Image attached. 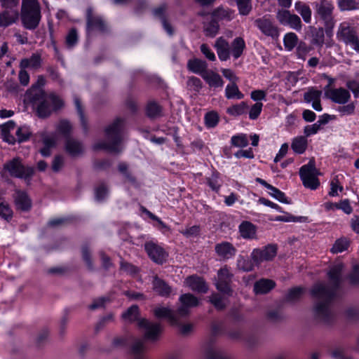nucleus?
<instances>
[{"label": "nucleus", "instance_id": "603ef678", "mask_svg": "<svg viewBox=\"0 0 359 359\" xmlns=\"http://www.w3.org/2000/svg\"><path fill=\"white\" fill-rule=\"evenodd\" d=\"M297 42L298 38L295 33L290 32L284 36L283 43L285 49L289 51L292 50L297 45Z\"/></svg>", "mask_w": 359, "mask_h": 359}, {"label": "nucleus", "instance_id": "4468645a", "mask_svg": "<svg viewBox=\"0 0 359 359\" xmlns=\"http://www.w3.org/2000/svg\"><path fill=\"white\" fill-rule=\"evenodd\" d=\"M315 9L316 14L323 23L334 22L333 16V4L328 0H319L315 3Z\"/></svg>", "mask_w": 359, "mask_h": 359}, {"label": "nucleus", "instance_id": "9d476101", "mask_svg": "<svg viewBox=\"0 0 359 359\" xmlns=\"http://www.w3.org/2000/svg\"><path fill=\"white\" fill-rule=\"evenodd\" d=\"M278 247L275 244H269L262 248H255L251 254L252 258L256 266L262 262L271 261L277 255Z\"/></svg>", "mask_w": 359, "mask_h": 359}, {"label": "nucleus", "instance_id": "7c9ffc66", "mask_svg": "<svg viewBox=\"0 0 359 359\" xmlns=\"http://www.w3.org/2000/svg\"><path fill=\"white\" fill-rule=\"evenodd\" d=\"M256 266L253 259H249L247 256L239 255L236 260V268L238 271L242 272H250L254 270Z\"/></svg>", "mask_w": 359, "mask_h": 359}, {"label": "nucleus", "instance_id": "de8ad7c7", "mask_svg": "<svg viewBox=\"0 0 359 359\" xmlns=\"http://www.w3.org/2000/svg\"><path fill=\"white\" fill-rule=\"evenodd\" d=\"M225 95L227 99L237 98L241 100L244 97V95L239 90L236 83L227 85L225 90Z\"/></svg>", "mask_w": 359, "mask_h": 359}, {"label": "nucleus", "instance_id": "13d9d810", "mask_svg": "<svg viewBox=\"0 0 359 359\" xmlns=\"http://www.w3.org/2000/svg\"><path fill=\"white\" fill-rule=\"evenodd\" d=\"M240 15H248L252 11L251 0H235Z\"/></svg>", "mask_w": 359, "mask_h": 359}, {"label": "nucleus", "instance_id": "412c9836", "mask_svg": "<svg viewBox=\"0 0 359 359\" xmlns=\"http://www.w3.org/2000/svg\"><path fill=\"white\" fill-rule=\"evenodd\" d=\"M299 173L301 180H318L321 176V172L316 168L314 160H310L307 164L302 165Z\"/></svg>", "mask_w": 359, "mask_h": 359}, {"label": "nucleus", "instance_id": "e433bc0d", "mask_svg": "<svg viewBox=\"0 0 359 359\" xmlns=\"http://www.w3.org/2000/svg\"><path fill=\"white\" fill-rule=\"evenodd\" d=\"M109 196V189L105 183H100L94 188V198L95 201L102 203Z\"/></svg>", "mask_w": 359, "mask_h": 359}, {"label": "nucleus", "instance_id": "bf43d9fd", "mask_svg": "<svg viewBox=\"0 0 359 359\" xmlns=\"http://www.w3.org/2000/svg\"><path fill=\"white\" fill-rule=\"evenodd\" d=\"M338 6L341 11L357 9L359 2L356 0H338Z\"/></svg>", "mask_w": 359, "mask_h": 359}, {"label": "nucleus", "instance_id": "864d4df0", "mask_svg": "<svg viewBox=\"0 0 359 359\" xmlns=\"http://www.w3.org/2000/svg\"><path fill=\"white\" fill-rule=\"evenodd\" d=\"M349 246V241L346 238L337 239L331 248V252L337 254L346 250Z\"/></svg>", "mask_w": 359, "mask_h": 359}, {"label": "nucleus", "instance_id": "0e129e2a", "mask_svg": "<svg viewBox=\"0 0 359 359\" xmlns=\"http://www.w3.org/2000/svg\"><path fill=\"white\" fill-rule=\"evenodd\" d=\"M57 131L65 137H69L72 130V125L67 120H62L57 126Z\"/></svg>", "mask_w": 359, "mask_h": 359}, {"label": "nucleus", "instance_id": "b1692460", "mask_svg": "<svg viewBox=\"0 0 359 359\" xmlns=\"http://www.w3.org/2000/svg\"><path fill=\"white\" fill-rule=\"evenodd\" d=\"M46 82V81L44 76H38L36 81L33 83L31 88L27 91L28 98L34 97V98L36 100L38 97L43 95V94H46V93L45 90L42 89V88L45 86Z\"/></svg>", "mask_w": 359, "mask_h": 359}, {"label": "nucleus", "instance_id": "1a4fd4ad", "mask_svg": "<svg viewBox=\"0 0 359 359\" xmlns=\"http://www.w3.org/2000/svg\"><path fill=\"white\" fill-rule=\"evenodd\" d=\"M233 278V274L230 271L229 267L226 265L222 267L217 271L216 288L222 293L231 296L233 292L231 287Z\"/></svg>", "mask_w": 359, "mask_h": 359}, {"label": "nucleus", "instance_id": "c756f323", "mask_svg": "<svg viewBox=\"0 0 359 359\" xmlns=\"http://www.w3.org/2000/svg\"><path fill=\"white\" fill-rule=\"evenodd\" d=\"M233 11L231 9L219 6L212 12L211 18L219 23V21L222 20L231 21L233 19Z\"/></svg>", "mask_w": 359, "mask_h": 359}, {"label": "nucleus", "instance_id": "2f4dec72", "mask_svg": "<svg viewBox=\"0 0 359 359\" xmlns=\"http://www.w3.org/2000/svg\"><path fill=\"white\" fill-rule=\"evenodd\" d=\"M163 107L156 101H149L145 108L146 116L150 119H155L162 116Z\"/></svg>", "mask_w": 359, "mask_h": 359}, {"label": "nucleus", "instance_id": "2eb2a0df", "mask_svg": "<svg viewBox=\"0 0 359 359\" xmlns=\"http://www.w3.org/2000/svg\"><path fill=\"white\" fill-rule=\"evenodd\" d=\"M154 314L158 319H166L172 325H178L180 323L181 318L177 314V310L175 311L165 306H158L154 309Z\"/></svg>", "mask_w": 359, "mask_h": 359}, {"label": "nucleus", "instance_id": "338daca9", "mask_svg": "<svg viewBox=\"0 0 359 359\" xmlns=\"http://www.w3.org/2000/svg\"><path fill=\"white\" fill-rule=\"evenodd\" d=\"M210 302L217 310H223L226 307L224 299L219 294H213L210 297Z\"/></svg>", "mask_w": 359, "mask_h": 359}, {"label": "nucleus", "instance_id": "09e8293b", "mask_svg": "<svg viewBox=\"0 0 359 359\" xmlns=\"http://www.w3.org/2000/svg\"><path fill=\"white\" fill-rule=\"evenodd\" d=\"M205 125L208 128H212L217 126L219 121V116L217 112L211 111L207 112L204 117Z\"/></svg>", "mask_w": 359, "mask_h": 359}, {"label": "nucleus", "instance_id": "4c0bfd02", "mask_svg": "<svg viewBox=\"0 0 359 359\" xmlns=\"http://www.w3.org/2000/svg\"><path fill=\"white\" fill-rule=\"evenodd\" d=\"M308 141L305 136H298L292 140L291 148L295 154H302L305 152Z\"/></svg>", "mask_w": 359, "mask_h": 359}, {"label": "nucleus", "instance_id": "f3484780", "mask_svg": "<svg viewBox=\"0 0 359 359\" xmlns=\"http://www.w3.org/2000/svg\"><path fill=\"white\" fill-rule=\"evenodd\" d=\"M324 94L327 98L339 104H345L348 103L351 98L349 91L341 87L339 88H334L329 93Z\"/></svg>", "mask_w": 359, "mask_h": 359}, {"label": "nucleus", "instance_id": "bb28decb", "mask_svg": "<svg viewBox=\"0 0 359 359\" xmlns=\"http://www.w3.org/2000/svg\"><path fill=\"white\" fill-rule=\"evenodd\" d=\"M241 236L244 239L252 240L256 238L257 226L252 222L243 221L238 226Z\"/></svg>", "mask_w": 359, "mask_h": 359}, {"label": "nucleus", "instance_id": "5701e85b", "mask_svg": "<svg viewBox=\"0 0 359 359\" xmlns=\"http://www.w3.org/2000/svg\"><path fill=\"white\" fill-rule=\"evenodd\" d=\"M187 285L195 292L206 293L208 287L203 278L197 276H191L186 279Z\"/></svg>", "mask_w": 359, "mask_h": 359}, {"label": "nucleus", "instance_id": "774afa93", "mask_svg": "<svg viewBox=\"0 0 359 359\" xmlns=\"http://www.w3.org/2000/svg\"><path fill=\"white\" fill-rule=\"evenodd\" d=\"M78 42V34L75 28H72L66 36V44L68 47H74Z\"/></svg>", "mask_w": 359, "mask_h": 359}, {"label": "nucleus", "instance_id": "49530a36", "mask_svg": "<svg viewBox=\"0 0 359 359\" xmlns=\"http://www.w3.org/2000/svg\"><path fill=\"white\" fill-rule=\"evenodd\" d=\"M74 104L76 107V111L79 116L81 125L84 132L86 133L88 132V121H87V119L84 114V110L81 105V102L80 99L77 97H74Z\"/></svg>", "mask_w": 359, "mask_h": 359}, {"label": "nucleus", "instance_id": "3c124183", "mask_svg": "<svg viewBox=\"0 0 359 359\" xmlns=\"http://www.w3.org/2000/svg\"><path fill=\"white\" fill-rule=\"evenodd\" d=\"M244 341L247 345L251 348L260 344L262 339L260 335L256 332H250L245 333Z\"/></svg>", "mask_w": 359, "mask_h": 359}, {"label": "nucleus", "instance_id": "423d86ee", "mask_svg": "<svg viewBox=\"0 0 359 359\" xmlns=\"http://www.w3.org/2000/svg\"><path fill=\"white\" fill-rule=\"evenodd\" d=\"M4 170L8 172L11 177L24 180L31 178L35 172L33 166L25 165L19 157L6 162L4 165Z\"/></svg>", "mask_w": 359, "mask_h": 359}, {"label": "nucleus", "instance_id": "680f3d73", "mask_svg": "<svg viewBox=\"0 0 359 359\" xmlns=\"http://www.w3.org/2000/svg\"><path fill=\"white\" fill-rule=\"evenodd\" d=\"M321 90L311 88H309V90L304 94V100L306 102L310 103L311 102L319 100L321 97Z\"/></svg>", "mask_w": 359, "mask_h": 359}, {"label": "nucleus", "instance_id": "a878e982", "mask_svg": "<svg viewBox=\"0 0 359 359\" xmlns=\"http://www.w3.org/2000/svg\"><path fill=\"white\" fill-rule=\"evenodd\" d=\"M187 69L190 72L200 74L202 76V74H206L207 73L208 63L206 61L198 58L190 59L187 62Z\"/></svg>", "mask_w": 359, "mask_h": 359}, {"label": "nucleus", "instance_id": "c9c22d12", "mask_svg": "<svg viewBox=\"0 0 359 359\" xmlns=\"http://www.w3.org/2000/svg\"><path fill=\"white\" fill-rule=\"evenodd\" d=\"M212 340L205 347L206 359H230L222 351L214 348Z\"/></svg>", "mask_w": 359, "mask_h": 359}, {"label": "nucleus", "instance_id": "a18cd8bd", "mask_svg": "<svg viewBox=\"0 0 359 359\" xmlns=\"http://www.w3.org/2000/svg\"><path fill=\"white\" fill-rule=\"evenodd\" d=\"M219 30V23L212 18L210 21L205 23L203 27V32L206 36L213 38L215 37Z\"/></svg>", "mask_w": 359, "mask_h": 359}, {"label": "nucleus", "instance_id": "dca6fc26", "mask_svg": "<svg viewBox=\"0 0 359 359\" xmlns=\"http://www.w3.org/2000/svg\"><path fill=\"white\" fill-rule=\"evenodd\" d=\"M357 37L355 30L348 23L340 24L337 32V38L339 41H343L346 45H351Z\"/></svg>", "mask_w": 359, "mask_h": 359}, {"label": "nucleus", "instance_id": "473e14b6", "mask_svg": "<svg viewBox=\"0 0 359 359\" xmlns=\"http://www.w3.org/2000/svg\"><path fill=\"white\" fill-rule=\"evenodd\" d=\"M276 285L272 280L260 279L254 285V291L256 294H266L271 291Z\"/></svg>", "mask_w": 359, "mask_h": 359}, {"label": "nucleus", "instance_id": "f704fd0d", "mask_svg": "<svg viewBox=\"0 0 359 359\" xmlns=\"http://www.w3.org/2000/svg\"><path fill=\"white\" fill-rule=\"evenodd\" d=\"M43 147L39 150L43 157H48L51 154V149L54 148L56 142L54 138L47 136L45 133L41 134Z\"/></svg>", "mask_w": 359, "mask_h": 359}, {"label": "nucleus", "instance_id": "cd10ccee", "mask_svg": "<svg viewBox=\"0 0 359 359\" xmlns=\"http://www.w3.org/2000/svg\"><path fill=\"white\" fill-rule=\"evenodd\" d=\"M66 151L72 156H78L83 152V144L80 141L68 137L65 142Z\"/></svg>", "mask_w": 359, "mask_h": 359}, {"label": "nucleus", "instance_id": "20e7f679", "mask_svg": "<svg viewBox=\"0 0 359 359\" xmlns=\"http://www.w3.org/2000/svg\"><path fill=\"white\" fill-rule=\"evenodd\" d=\"M35 109L36 114L40 118L49 117L53 111H57L64 107L63 100L55 93L43 94L38 99L29 97Z\"/></svg>", "mask_w": 359, "mask_h": 359}, {"label": "nucleus", "instance_id": "aec40b11", "mask_svg": "<svg viewBox=\"0 0 359 359\" xmlns=\"http://www.w3.org/2000/svg\"><path fill=\"white\" fill-rule=\"evenodd\" d=\"M14 203L18 210L26 212L32 207V201L27 194L21 190H15L13 194Z\"/></svg>", "mask_w": 359, "mask_h": 359}, {"label": "nucleus", "instance_id": "69168bd1", "mask_svg": "<svg viewBox=\"0 0 359 359\" xmlns=\"http://www.w3.org/2000/svg\"><path fill=\"white\" fill-rule=\"evenodd\" d=\"M337 110L341 116L352 115L355 113V104L354 102L348 103L346 105L343 104L339 106Z\"/></svg>", "mask_w": 359, "mask_h": 359}, {"label": "nucleus", "instance_id": "f8f14e48", "mask_svg": "<svg viewBox=\"0 0 359 359\" xmlns=\"http://www.w3.org/2000/svg\"><path fill=\"white\" fill-rule=\"evenodd\" d=\"M144 250L149 257L155 263L162 264L165 262L168 254L164 248L153 241L144 243Z\"/></svg>", "mask_w": 359, "mask_h": 359}, {"label": "nucleus", "instance_id": "6e6552de", "mask_svg": "<svg viewBox=\"0 0 359 359\" xmlns=\"http://www.w3.org/2000/svg\"><path fill=\"white\" fill-rule=\"evenodd\" d=\"M254 25L266 36L277 39L279 36V28L275 25L269 15L255 20Z\"/></svg>", "mask_w": 359, "mask_h": 359}, {"label": "nucleus", "instance_id": "ea45409f", "mask_svg": "<svg viewBox=\"0 0 359 359\" xmlns=\"http://www.w3.org/2000/svg\"><path fill=\"white\" fill-rule=\"evenodd\" d=\"M202 78L211 87H222L224 84V81L219 74L214 72H211L209 74L206 73V74H202Z\"/></svg>", "mask_w": 359, "mask_h": 359}, {"label": "nucleus", "instance_id": "a211bd4d", "mask_svg": "<svg viewBox=\"0 0 359 359\" xmlns=\"http://www.w3.org/2000/svg\"><path fill=\"white\" fill-rule=\"evenodd\" d=\"M215 250L217 255L224 260H228L235 257L237 250L229 242L223 241L217 243L215 246Z\"/></svg>", "mask_w": 359, "mask_h": 359}, {"label": "nucleus", "instance_id": "6ab92c4d", "mask_svg": "<svg viewBox=\"0 0 359 359\" xmlns=\"http://www.w3.org/2000/svg\"><path fill=\"white\" fill-rule=\"evenodd\" d=\"M144 351V342L142 339H133L130 348V354L134 359H146L143 355ZM168 359H181L178 353H173L168 356Z\"/></svg>", "mask_w": 359, "mask_h": 359}, {"label": "nucleus", "instance_id": "0eeeda50", "mask_svg": "<svg viewBox=\"0 0 359 359\" xmlns=\"http://www.w3.org/2000/svg\"><path fill=\"white\" fill-rule=\"evenodd\" d=\"M86 31L88 36H90L93 32H97L104 34L109 32V27L104 18L98 15L93 13V8L91 6L88 7L86 11Z\"/></svg>", "mask_w": 359, "mask_h": 359}, {"label": "nucleus", "instance_id": "f03ea898", "mask_svg": "<svg viewBox=\"0 0 359 359\" xmlns=\"http://www.w3.org/2000/svg\"><path fill=\"white\" fill-rule=\"evenodd\" d=\"M126 120L123 118L118 117L108 125L104 130L108 142L101 141L93 146L95 151L100 149L107 150L111 153H120L121 149L119 147L123 136Z\"/></svg>", "mask_w": 359, "mask_h": 359}, {"label": "nucleus", "instance_id": "8fccbe9b", "mask_svg": "<svg viewBox=\"0 0 359 359\" xmlns=\"http://www.w3.org/2000/svg\"><path fill=\"white\" fill-rule=\"evenodd\" d=\"M249 141L246 134L240 133L231 138V144L235 147L243 148L248 145Z\"/></svg>", "mask_w": 359, "mask_h": 359}, {"label": "nucleus", "instance_id": "58836bf2", "mask_svg": "<svg viewBox=\"0 0 359 359\" xmlns=\"http://www.w3.org/2000/svg\"><path fill=\"white\" fill-rule=\"evenodd\" d=\"M295 10L301 15L303 20L306 23H310L311 21V10L310 7L302 1H297L294 4Z\"/></svg>", "mask_w": 359, "mask_h": 359}, {"label": "nucleus", "instance_id": "5fc2aeb1", "mask_svg": "<svg viewBox=\"0 0 359 359\" xmlns=\"http://www.w3.org/2000/svg\"><path fill=\"white\" fill-rule=\"evenodd\" d=\"M15 135L19 143L27 141L32 135V132L28 126H23L18 128Z\"/></svg>", "mask_w": 359, "mask_h": 359}, {"label": "nucleus", "instance_id": "39448f33", "mask_svg": "<svg viewBox=\"0 0 359 359\" xmlns=\"http://www.w3.org/2000/svg\"><path fill=\"white\" fill-rule=\"evenodd\" d=\"M41 18V8L37 0H22L21 21L23 27L29 30L36 29Z\"/></svg>", "mask_w": 359, "mask_h": 359}, {"label": "nucleus", "instance_id": "37998d69", "mask_svg": "<svg viewBox=\"0 0 359 359\" xmlns=\"http://www.w3.org/2000/svg\"><path fill=\"white\" fill-rule=\"evenodd\" d=\"M304 292V288L302 287H294L290 289L285 294V300L287 302L294 303L299 301Z\"/></svg>", "mask_w": 359, "mask_h": 359}, {"label": "nucleus", "instance_id": "f257e3e1", "mask_svg": "<svg viewBox=\"0 0 359 359\" xmlns=\"http://www.w3.org/2000/svg\"><path fill=\"white\" fill-rule=\"evenodd\" d=\"M343 269L342 264L333 266L327 272L332 285L319 282L313 285L310 292L311 296L317 299L313 308L316 317L326 323H330L333 318L331 304L340 288Z\"/></svg>", "mask_w": 359, "mask_h": 359}, {"label": "nucleus", "instance_id": "c03bdc74", "mask_svg": "<svg viewBox=\"0 0 359 359\" xmlns=\"http://www.w3.org/2000/svg\"><path fill=\"white\" fill-rule=\"evenodd\" d=\"M283 215H278L276 216L273 219H272L273 221L276 222H306L308 220V218L304 216H299L296 217L294 216L288 212H283Z\"/></svg>", "mask_w": 359, "mask_h": 359}, {"label": "nucleus", "instance_id": "4be33fe9", "mask_svg": "<svg viewBox=\"0 0 359 359\" xmlns=\"http://www.w3.org/2000/svg\"><path fill=\"white\" fill-rule=\"evenodd\" d=\"M18 18L19 11L18 8L5 9L0 13V27H7L15 23Z\"/></svg>", "mask_w": 359, "mask_h": 359}, {"label": "nucleus", "instance_id": "4d7b16f0", "mask_svg": "<svg viewBox=\"0 0 359 359\" xmlns=\"http://www.w3.org/2000/svg\"><path fill=\"white\" fill-rule=\"evenodd\" d=\"M187 86L189 90L199 93L203 88V83L199 78L191 76L187 79Z\"/></svg>", "mask_w": 359, "mask_h": 359}, {"label": "nucleus", "instance_id": "79ce46f5", "mask_svg": "<svg viewBox=\"0 0 359 359\" xmlns=\"http://www.w3.org/2000/svg\"><path fill=\"white\" fill-rule=\"evenodd\" d=\"M231 46L232 55L235 59H238L243 54L245 48V43L243 38L236 37L232 41Z\"/></svg>", "mask_w": 359, "mask_h": 359}, {"label": "nucleus", "instance_id": "ddd939ff", "mask_svg": "<svg viewBox=\"0 0 359 359\" xmlns=\"http://www.w3.org/2000/svg\"><path fill=\"white\" fill-rule=\"evenodd\" d=\"M179 302L180 305L177 309V314L181 319L187 317L190 313L191 309L199 304V299L190 293L182 294L179 298Z\"/></svg>", "mask_w": 359, "mask_h": 359}, {"label": "nucleus", "instance_id": "e2e57ef3", "mask_svg": "<svg viewBox=\"0 0 359 359\" xmlns=\"http://www.w3.org/2000/svg\"><path fill=\"white\" fill-rule=\"evenodd\" d=\"M201 228L198 225H194L192 226L186 227L184 229L180 230V233L186 238H194L200 234Z\"/></svg>", "mask_w": 359, "mask_h": 359}, {"label": "nucleus", "instance_id": "7ed1b4c3", "mask_svg": "<svg viewBox=\"0 0 359 359\" xmlns=\"http://www.w3.org/2000/svg\"><path fill=\"white\" fill-rule=\"evenodd\" d=\"M139 317V307L134 304L130 306L125 312L122 313V318L124 320L133 322L138 320V327L144 330V339L154 341L158 340L161 332V327L159 323L150 322L149 320Z\"/></svg>", "mask_w": 359, "mask_h": 359}, {"label": "nucleus", "instance_id": "6e6d98bb", "mask_svg": "<svg viewBox=\"0 0 359 359\" xmlns=\"http://www.w3.org/2000/svg\"><path fill=\"white\" fill-rule=\"evenodd\" d=\"M248 108V106L247 103L245 102H241L238 104H234L231 107H229L226 110V112L230 115L237 116L243 114Z\"/></svg>", "mask_w": 359, "mask_h": 359}, {"label": "nucleus", "instance_id": "052dcab7", "mask_svg": "<svg viewBox=\"0 0 359 359\" xmlns=\"http://www.w3.org/2000/svg\"><path fill=\"white\" fill-rule=\"evenodd\" d=\"M13 210L7 203H0V217L2 219L9 222L13 218Z\"/></svg>", "mask_w": 359, "mask_h": 359}, {"label": "nucleus", "instance_id": "a19ab883", "mask_svg": "<svg viewBox=\"0 0 359 359\" xmlns=\"http://www.w3.org/2000/svg\"><path fill=\"white\" fill-rule=\"evenodd\" d=\"M311 43L314 46L322 47L325 43V34L323 27H313L311 29Z\"/></svg>", "mask_w": 359, "mask_h": 359}, {"label": "nucleus", "instance_id": "393cba45", "mask_svg": "<svg viewBox=\"0 0 359 359\" xmlns=\"http://www.w3.org/2000/svg\"><path fill=\"white\" fill-rule=\"evenodd\" d=\"M217 53L220 60L226 61L230 57L229 45L222 36L219 37L215 43Z\"/></svg>", "mask_w": 359, "mask_h": 359}, {"label": "nucleus", "instance_id": "c85d7f7f", "mask_svg": "<svg viewBox=\"0 0 359 359\" xmlns=\"http://www.w3.org/2000/svg\"><path fill=\"white\" fill-rule=\"evenodd\" d=\"M153 288L154 291L161 297H168L172 292V289L169 285L158 276L154 278Z\"/></svg>", "mask_w": 359, "mask_h": 359}, {"label": "nucleus", "instance_id": "9b49d317", "mask_svg": "<svg viewBox=\"0 0 359 359\" xmlns=\"http://www.w3.org/2000/svg\"><path fill=\"white\" fill-rule=\"evenodd\" d=\"M278 22L283 26H289L295 30H300L302 27L300 18L296 14H292L287 9L278 10L276 15Z\"/></svg>", "mask_w": 359, "mask_h": 359}, {"label": "nucleus", "instance_id": "72a5a7b5", "mask_svg": "<svg viewBox=\"0 0 359 359\" xmlns=\"http://www.w3.org/2000/svg\"><path fill=\"white\" fill-rule=\"evenodd\" d=\"M260 182L264 187L269 190V194L275 199L278 201L280 203L288 204L290 203L287 201L285 194L279 190L278 189L273 187L272 185L268 184L266 181H258Z\"/></svg>", "mask_w": 359, "mask_h": 359}]
</instances>
